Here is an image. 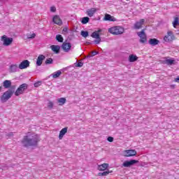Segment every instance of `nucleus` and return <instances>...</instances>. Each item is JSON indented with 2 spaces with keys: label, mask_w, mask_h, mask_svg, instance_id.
Wrapping results in <instances>:
<instances>
[{
  "label": "nucleus",
  "mask_w": 179,
  "mask_h": 179,
  "mask_svg": "<svg viewBox=\"0 0 179 179\" xmlns=\"http://www.w3.org/2000/svg\"><path fill=\"white\" fill-rule=\"evenodd\" d=\"M48 107L50 108V110L52 109L54 107V103H52V101H49L48 103Z\"/></svg>",
  "instance_id": "obj_34"
},
{
  "label": "nucleus",
  "mask_w": 179,
  "mask_h": 179,
  "mask_svg": "<svg viewBox=\"0 0 179 179\" xmlns=\"http://www.w3.org/2000/svg\"><path fill=\"white\" fill-rule=\"evenodd\" d=\"M76 66L78 68H82L83 66V62H79L78 63H76Z\"/></svg>",
  "instance_id": "obj_35"
},
{
  "label": "nucleus",
  "mask_w": 179,
  "mask_h": 179,
  "mask_svg": "<svg viewBox=\"0 0 179 179\" xmlns=\"http://www.w3.org/2000/svg\"><path fill=\"white\" fill-rule=\"evenodd\" d=\"M129 62H135L136 61H138V57L135 55H130L129 56Z\"/></svg>",
  "instance_id": "obj_26"
},
{
  "label": "nucleus",
  "mask_w": 179,
  "mask_h": 179,
  "mask_svg": "<svg viewBox=\"0 0 179 179\" xmlns=\"http://www.w3.org/2000/svg\"><path fill=\"white\" fill-rule=\"evenodd\" d=\"M107 141L108 142H113L114 141V138H113L111 136H109V137H108Z\"/></svg>",
  "instance_id": "obj_39"
},
{
  "label": "nucleus",
  "mask_w": 179,
  "mask_h": 179,
  "mask_svg": "<svg viewBox=\"0 0 179 179\" xmlns=\"http://www.w3.org/2000/svg\"><path fill=\"white\" fill-rule=\"evenodd\" d=\"M137 36L140 38L139 42L141 43V44H145V43L148 41V36L145 33V29L137 32Z\"/></svg>",
  "instance_id": "obj_4"
},
{
  "label": "nucleus",
  "mask_w": 179,
  "mask_h": 179,
  "mask_svg": "<svg viewBox=\"0 0 179 179\" xmlns=\"http://www.w3.org/2000/svg\"><path fill=\"white\" fill-rule=\"evenodd\" d=\"M99 54V52H97V51H93L91 52V55H90V57H94V55H97Z\"/></svg>",
  "instance_id": "obj_36"
},
{
  "label": "nucleus",
  "mask_w": 179,
  "mask_h": 179,
  "mask_svg": "<svg viewBox=\"0 0 179 179\" xmlns=\"http://www.w3.org/2000/svg\"><path fill=\"white\" fill-rule=\"evenodd\" d=\"M56 40L59 43H64V37H62V35L58 34L56 36Z\"/></svg>",
  "instance_id": "obj_28"
},
{
  "label": "nucleus",
  "mask_w": 179,
  "mask_h": 179,
  "mask_svg": "<svg viewBox=\"0 0 179 179\" xmlns=\"http://www.w3.org/2000/svg\"><path fill=\"white\" fill-rule=\"evenodd\" d=\"M52 58H48V59H47L46 60H45V64H46V65H50V64H52Z\"/></svg>",
  "instance_id": "obj_33"
},
{
  "label": "nucleus",
  "mask_w": 179,
  "mask_h": 179,
  "mask_svg": "<svg viewBox=\"0 0 179 179\" xmlns=\"http://www.w3.org/2000/svg\"><path fill=\"white\" fill-rule=\"evenodd\" d=\"M66 132H68V127L63 128L59 131V139H60V140L62 139V138H64V136H65V134H66Z\"/></svg>",
  "instance_id": "obj_20"
},
{
  "label": "nucleus",
  "mask_w": 179,
  "mask_h": 179,
  "mask_svg": "<svg viewBox=\"0 0 179 179\" xmlns=\"http://www.w3.org/2000/svg\"><path fill=\"white\" fill-rule=\"evenodd\" d=\"M36 37V34H32L31 35H28L27 38H34Z\"/></svg>",
  "instance_id": "obj_38"
},
{
  "label": "nucleus",
  "mask_w": 179,
  "mask_h": 179,
  "mask_svg": "<svg viewBox=\"0 0 179 179\" xmlns=\"http://www.w3.org/2000/svg\"><path fill=\"white\" fill-rule=\"evenodd\" d=\"M91 37H92V38H96V40L94 41V44H100V43H101V38L100 37V34H99V32H96V31H94L91 34Z\"/></svg>",
  "instance_id": "obj_7"
},
{
  "label": "nucleus",
  "mask_w": 179,
  "mask_h": 179,
  "mask_svg": "<svg viewBox=\"0 0 179 179\" xmlns=\"http://www.w3.org/2000/svg\"><path fill=\"white\" fill-rule=\"evenodd\" d=\"M136 163H139V161L135 159H131L130 161H125L122 166L123 167H131V166H134V164H136Z\"/></svg>",
  "instance_id": "obj_10"
},
{
  "label": "nucleus",
  "mask_w": 179,
  "mask_h": 179,
  "mask_svg": "<svg viewBox=\"0 0 179 179\" xmlns=\"http://www.w3.org/2000/svg\"><path fill=\"white\" fill-rule=\"evenodd\" d=\"M8 136H13V133H10L8 134Z\"/></svg>",
  "instance_id": "obj_44"
},
{
  "label": "nucleus",
  "mask_w": 179,
  "mask_h": 179,
  "mask_svg": "<svg viewBox=\"0 0 179 179\" xmlns=\"http://www.w3.org/2000/svg\"><path fill=\"white\" fill-rule=\"evenodd\" d=\"M57 10V8L55 6L50 7V12H55Z\"/></svg>",
  "instance_id": "obj_40"
},
{
  "label": "nucleus",
  "mask_w": 179,
  "mask_h": 179,
  "mask_svg": "<svg viewBox=\"0 0 179 179\" xmlns=\"http://www.w3.org/2000/svg\"><path fill=\"white\" fill-rule=\"evenodd\" d=\"M62 32H63V33H68V28L64 27V28L63 29V30H62Z\"/></svg>",
  "instance_id": "obj_41"
},
{
  "label": "nucleus",
  "mask_w": 179,
  "mask_h": 179,
  "mask_svg": "<svg viewBox=\"0 0 179 179\" xmlns=\"http://www.w3.org/2000/svg\"><path fill=\"white\" fill-rule=\"evenodd\" d=\"M59 106H64V104H65V103H66V99L65 98H59V99H57Z\"/></svg>",
  "instance_id": "obj_27"
},
{
  "label": "nucleus",
  "mask_w": 179,
  "mask_h": 179,
  "mask_svg": "<svg viewBox=\"0 0 179 179\" xmlns=\"http://www.w3.org/2000/svg\"><path fill=\"white\" fill-rule=\"evenodd\" d=\"M176 39V36H174V33L171 31H169L167 34L164 37V41L165 43H171V41Z\"/></svg>",
  "instance_id": "obj_5"
},
{
  "label": "nucleus",
  "mask_w": 179,
  "mask_h": 179,
  "mask_svg": "<svg viewBox=\"0 0 179 179\" xmlns=\"http://www.w3.org/2000/svg\"><path fill=\"white\" fill-rule=\"evenodd\" d=\"M45 59V56H44L43 55H40L36 60V65L38 66H41V64H43V60Z\"/></svg>",
  "instance_id": "obj_16"
},
{
  "label": "nucleus",
  "mask_w": 179,
  "mask_h": 179,
  "mask_svg": "<svg viewBox=\"0 0 179 179\" xmlns=\"http://www.w3.org/2000/svg\"><path fill=\"white\" fill-rule=\"evenodd\" d=\"M148 43L150 45H157V44L160 43V41L157 40V38H151L149 40Z\"/></svg>",
  "instance_id": "obj_23"
},
{
  "label": "nucleus",
  "mask_w": 179,
  "mask_h": 179,
  "mask_svg": "<svg viewBox=\"0 0 179 179\" xmlns=\"http://www.w3.org/2000/svg\"><path fill=\"white\" fill-rule=\"evenodd\" d=\"M38 142H40V137L38 135H27L24 136L22 140V143L25 148H29V146H37Z\"/></svg>",
  "instance_id": "obj_1"
},
{
  "label": "nucleus",
  "mask_w": 179,
  "mask_h": 179,
  "mask_svg": "<svg viewBox=\"0 0 179 179\" xmlns=\"http://www.w3.org/2000/svg\"><path fill=\"white\" fill-rule=\"evenodd\" d=\"M143 23H145V20L141 19L138 22H136L134 24V29L136 30H139V29H142V26H143Z\"/></svg>",
  "instance_id": "obj_13"
},
{
  "label": "nucleus",
  "mask_w": 179,
  "mask_h": 179,
  "mask_svg": "<svg viewBox=\"0 0 179 179\" xmlns=\"http://www.w3.org/2000/svg\"><path fill=\"white\" fill-rule=\"evenodd\" d=\"M108 33H110V34H113L114 36H118L120 34H122L124 31V29L122 27H113L111 28H109L108 29Z\"/></svg>",
  "instance_id": "obj_3"
},
{
  "label": "nucleus",
  "mask_w": 179,
  "mask_h": 179,
  "mask_svg": "<svg viewBox=\"0 0 179 179\" xmlns=\"http://www.w3.org/2000/svg\"><path fill=\"white\" fill-rule=\"evenodd\" d=\"M1 41H3V45L8 47V45H10L12 44V42L13 41V38H8L6 35H3L1 37Z\"/></svg>",
  "instance_id": "obj_8"
},
{
  "label": "nucleus",
  "mask_w": 179,
  "mask_h": 179,
  "mask_svg": "<svg viewBox=\"0 0 179 179\" xmlns=\"http://www.w3.org/2000/svg\"><path fill=\"white\" fill-rule=\"evenodd\" d=\"M52 22H55V24H58V26H61L62 24V20L59 17V15H55L52 19Z\"/></svg>",
  "instance_id": "obj_14"
},
{
  "label": "nucleus",
  "mask_w": 179,
  "mask_h": 179,
  "mask_svg": "<svg viewBox=\"0 0 179 179\" xmlns=\"http://www.w3.org/2000/svg\"><path fill=\"white\" fill-rule=\"evenodd\" d=\"M107 169H108V164L103 163L98 166V170H99V171H105Z\"/></svg>",
  "instance_id": "obj_21"
},
{
  "label": "nucleus",
  "mask_w": 179,
  "mask_h": 179,
  "mask_svg": "<svg viewBox=\"0 0 179 179\" xmlns=\"http://www.w3.org/2000/svg\"><path fill=\"white\" fill-rule=\"evenodd\" d=\"M62 48L64 52H69L71 48H72V45L70 43L64 42L62 45Z\"/></svg>",
  "instance_id": "obj_9"
},
{
  "label": "nucleus",
  "mask_w": 179,
  "mask_h": 179,
  "mask_svg": "<svg viewBox=\"0 0 179 179\" xmlns=\"http://www.w3.org/2000/svg\"><path fill=\"white\" fill-rule=\"evenodd\" d=\"M38 86H41V81H38V82L34 83L35 87H38Z\"/></svg>",
  "instance_id": "obj_37"
},
{
  "label": "nucleus",
  "mask_w": 179,
  "mask_h": 179,
  "mask_svg": "<svg viewBox=\"0 0 179 179\" xmlns=\"http://www.w3.org/2000/svg\"><path fill=\"white\" fill-rule=\"evenodd\" d=\"M3 86L4 89H9L12 86V82L9 80H6L3 83Z\"/></svg>",
  "instance_id": "obj_22"
},
{
  "label": "nucleus",
  "mask_w": 179,
  "mask_h": 179,
  "mask_svg": "<svg viewBox=\"0 0 179 179\" xmlns=\"http://www.w3.org/2000/svg\"><path fill=\"white\" fill-rule=\"evenodd\" d=\"M173 26L175 29L177 27V26H178V17H175V20L173 22Z\"/></svg>",
  "instance_id": "obj_30"
},
{
  "label": "nucleus",
  "mask_w": 179,
  "mask_h": 179,
  "mask_svg": "<svg viewBox=\"0 0 179 179\" xmlns=\"http://www.w3.org/2000/svg\"><path fill=\"white\" fill-rule=\"evenodd\" d=\"M127 1H129V0H127Z\"/></svg>",
  "instance_id": "obj_46"
},
{
  "label": "nucleus",
  "mask_w": 179,
  "mask_h": 179,
  "mask_svg": "<svg viewBox=\"0 0 179 179\" xmlns=\"http://www.w3.org/2000/svg\"><path fill=\"white\" fill-rule=\"evenodd\" d=\"M62 73V72H61V71H55V73H53L52 74H51L50 76V77L52 76V78L54 79H57V78H59V76H61V74Z\"/></svg>",
  "instance_id": "obj_25"
},
{
  "label": "nucleus",
  "mask_w": 179,
  "mask_h": 179,
  "mask_svg": "<svg viewBox=\"0 0 179 179\" xmlns=\"http://www.w3.org/2000/svg\"><path fill=\"white\" fill-rule=\"evenodd\" d=\"M103 20H106V22H117V19L110 14H106Z\"/></svg>",
  "instance_id": "obj_15"
},
{
  "label": "nucleus",
  "mask_w": 179,
  "mask_h": 179,
  "mask_svg": "<svg viewBox=\"0 0 179 179\" xmlns=\"http://www.w3.org/2000/svg\"><path fill=\"white\" fill-rule=\"evenodd\" d=\"M30 66V62L29 60L22 61L18 66L19 69H26Z\"/></svg>",
  "instance_id": "obj_11"
},
{
  "label": "nucleus",
  "mask_w": 179,
  "mask_h": 179,
  "mask_svg": "<svg viewBox=\"0 0 179 179\" xmlns=\"http://www.w3.org/2000/svg\"><path fill=\"white\" fill-rule=\"evenodd\" d=\"M96 32H98V34H100L101 33V29H99L98 31H95Z\"/></svg>",
  "instance_id": "obj_43"
},
{
  "label": "nucleus",
  "mask_w": 179,
  "mask_h": 179,
  "mask_svg": "<svg viewBox=\"0 0 179 179\" xmlns=\"http://www.w3.org/2000/svg\"><path fill=\"white\" fill-rule=\"evenodd\" d=\"M27 89V84L24 83L17 89V90L15 92V96H19L20 94H23L24 90Z\"/></svg>",
  "instance_id": "obj_6"
},
{
  "label": "nucleus",
  "mask_w": 179,
  "mask_h": 179,
  "mask_svg": "<svg viewBox=\"0 0 179 179\" xmlns=\"http://www.w3.org/2000/svg\"><path fill=\"white\" fill-rule=\"evenodd\" d=\"M19 71V66H17V64H11L9 67V72L10 73H13L15 72H17Z\"/></svg>",
  "instance_id": "obj_17"
},
{
  "label": "nucleus",
  "mask_w": 179,
  "mask_h": 179,
  "mask_svg": "<svg viewBox=\"0 0 179 179\" xmlns=\"http://www.w3.org/2000/svg\"><path fill=\"white\" fill-rule=\"evenodd\" d=\"M124 155L126 157H131L132 156H136V150H124Z\"/></svg>",
  "instance_id": "obj_12"
},
{
  "label": "nucleus",
  "mask_w": 179,
  "mask_h": 179,
  "mask_svg": "<svg viewBox=\"0 0 179 179\" xmlns=\"http://www.w3.org/2000/svg\"><path fill=\"white\" fill-rule=\"evenodd\" d=\"M89 20H90V18H89V17H83L81 22L83 23V24H87V23H89Z\"/></svg>",
  "instance_id": "obj_29"
},
{
  "label": "nucleus",
  "mask_w": 179,
  "mask_h": 179,
  "mask_svg": "<svg viewBox=\"0 0 179 179\" xmlns=\"http://www.w3.org/2000/svg\"><path fill=\"white\" fill-rule=\"evenodd\" d=\"M81 36L84 37V38H86L89 36V32L87 31H82Z\"/></svg>",
  "instance_id": "obj_31"
},
{
  "label": "nucleus",
  "mask_w": 179,
  "mask_h": 179,
  "mask_svg": "<svg viewBox=\"0 0 179 179\" xmlns=\"http://www.w3.org/2000/svg\"><path fill=\"white\" fill-rule=\"evenodd\" d=\"M110 173H113V171H110L109 170H107L103 172H99L98 173V176H99V177H106V176H108V174H110Z\"/></svg>",
  "instance_id": "obj_24"
},
{
  "label": "nucleus",
  "mask_w": 179,
  "mask_h": 179,
  "mask_svg": "<svg viewBox=\"0 0 179 179\" xmlns=\"http://www.w3.org/2000/svg\"><path fill=\"white\" fill-rule=\"evenodd\" d=\"M175 82H176L177 83H179V76L175 78Z\"/></svg>",
  "instance_id": "obj_42"
},
{
  "label": "nucleus",
  "mask_w": 179,
  "mask_h": 179,
  "mask_svg": "<svg viewBox=\"0 0 179 179\" xmlns=\"http://www.w3.org/2000/svg\"><path fill=\"white\" fill-rule=\"evenodd\" d=\"M15 93V90L13 89H10L7 91H6L3 95L1 96V103H6L12 96H13V94Z\"/></svg>",
  "instance_id": "obj_2"
},
{
  "label": "nucleus",
  "mask_w": 179,
  "mask_h": 179,
  "mask_svg": "<svg viewBox=\"0 0 179 179\" xmlns=\"http://www.w3.org/2000/svg\"><path fill=\"white\" fill-rule=\"evenodd\" d=\"M0 91H1V87H0Z\"/></svg>",
  "instance_id": "obj_45"
},
{
  "label": "nucleus",
  "mask_w": 179,
  "mask_h": 179,
  "mask_svg": "<svg viewBox=\"0 0 179 179\" xmlns=\"http://www.w3.org/2000/svg\"><path fill=\"white\" fill-rule=\"evenodd\" d=\"M97 12V9L92 8L87 10L86 13L90 17H93L94 15Z\"/></svg>",
  "instance_id": "obj_18"
},
{
  "label": "nucleus",
  "mask_w": 179,
  "mask_h": 179,
  "mask_svg": "<svg viewBox=\"0 0 179 179\" xmlns=\"http://www.w3.org/2000/svg\"><path fill=\"white\" fill-rule=\"evenodd\" d=\"M165 62L167 65H173L174 64V59H166Z\"/></svg>",
  "instance_id": "obj_32"
},
{
  "label": "nucleus",
  "mask_w": 179,
  "mask_h": 179,
  "mask_svg": "<svg viewBox=\"0 0 179 179\" xmlns=\"http://www.w3.org/2000/svg\"><path fill=\"white\" fill-rule=\"evenodd\" d=\"M50 48L52 51H53V52H55V54H59V50H61V46L52 45L50 46Z\"/></svg>",
  "instance_id": "obj_19"
}]
</instances>
